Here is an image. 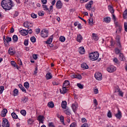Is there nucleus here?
Here are the masks:
<instances>
[{"label": "nucleus", "instance_id": "f257e3e1", "mask_svg": "<svg viewBox=\"0 0 127 127\" xmlns=\"http://www.w3.org/2000/svg\"><path fill=\"white\" fill-rule=\"evenodd\" d=\"M1 5L3 9L10 10L12 8L13 3L11 0H2L1 2Z\"/></svg>", "mask_w": 127, "mask_h": 127}, {"label": "nucleus", "instance_id": "f03ea898", "mask_svg": "<svg viewBox=\"0 0 127 127\" xmlns=\"http://www.w3.org/2000/svg\"><path fill=\"white\" fill-rule=\"evenodd\" d=\"M89 57L91 61H96L99 58V53L98 52L91 53L89 55Z\"/></svg>", "mask_w": 127, "mask_h": 127}, {"label": "nucleus", "instance_id": "7ed1b4c3", "mask_svg": "<svg viewBox=\"0 0 127 127\" xmlns=\"http://www.w3.org/2000/svg\"><path fill=\"white\" fill-rule=\"evenodd\" d=\"M9 122L6 118H3L2 122V127H9Z\"/></svg>", "mask_w": 127, "mask_h": 127}, {"label": "nucleus", "instance_id": "20e7f679", "mask_svg": "<svg viewBox=\"0 0 127 127\" xmlns=\"http://www.w3.org/2000/svg\"><path fill=\"white\" fill-rule=\"evenodd\" d=\"M107 70L108 72H109V73H113L115 72L116 70H117V67H116L114 65H111L109 67L107 68Z\"/></svg>", "mask_w": 127, "mask_h": 127}, {"label": "nucleus", "instance_id": "39448f33", "mask_svg": "<svg viewBox=\"0 0 127 127\" xmlns=\"http://www.w3.org/2000/svg\"><path fill=\"white\" fill-rule=\"evenodd\" d=\"M41 35L43 38L48 37V31L45 29L43 30L41 32Z\"/></svg>", "mask_w": 127, "mask_h": 127}, {"label": "nucleus", "instance_id": "423d86ee", "mask_svg": "<svg viewBox=\"0 0 127 127\" xmlns=\"http://www.w3.org/2000/svg\"><path fill=\"white\" fill-rule=\"evenodd\" d=\"M95 78L96 80L98 81H101L102 79H103V76L102 75V73L100 72H96L95 74Z\"/></svg>", "mask_w": 127, "mask_h": 127}, {"label": "nucleus", "instance_id": "0eeeda50", "mask_svg": "<svg viewBox=\"0 0 127 127\" xmlns=\"http://www.w3.org/2000/svg\"><path fill=\"white\" fill-rule=\"evenodd\" d=\"M92 5H93V0H90L85 5V7L88 10H91L92 8Z\"/></svg>", "mask_w": 127, "mask_h": 127}, {"label": "nucleus", "instance_id": "6e6552de", "mask_svg": "<svg viewBox=\"0 0 127 127\" xmlns=\"http://www.w3.org/2000/svg\"><path fill=\"white\" fill-rule=\"evenodd\" d=\"M63 6V5L62 4V2H61V0H58L56 3L57 8H58V9H60V8H62Z\"/></svg>", "mask_w": 127, "mask_h": 127}, {"label": "nucleus", "instance_id": "1a4fd4ad", "mask_svg": "<svg viewBox=\"0 0 127 127\" xmlns=\"http://www.w3.org/2000/svg\"><path fill=\"white\" fill-rule=\"evenodd\" d=\"M38 121H39V123H41V124H44V116L39 115L37 118Z\"/></svg>", "mask_w": 127, "mask_h": 127}, {"label": "nucleus", "instance_id": "9d476101", "mask_svg": "<svg viewBox=\"0 0 127 127\" xmlns=\"http://www.w3.org/2000/svg\"><path fill=\"white\" fill-rule=\"evenodd\" d=\"M71 108L74 113H75L76 111H77V109H78V104L77 103L72 104Z\"/></svg>", "mask_w": 127, "mask_h": 127}, {"label": "nucleus", "instance_id": "9b49d317", "mask_svg": "<svg viewBox=\"0 0 127 127\" xmlns=\"http://www.w3.org/2000/svg\"><path fill=\"white\" fill-rule=\"evenodd\" d=\"M20 33H21V35H23V36H26V35L28 34V32H27V30L25 29L21 30L20 31Z\"/></svg>", "mask_w": 127, "mask_h": 127}, {"label": "nucleus", "instance_id": "f8f14e48", "mask_svg": "<svg viewBox=\"0 0 127 127\" xmlns=\"http://www.w3.org/2000/svg\"><path fill=\"white\" fill-rule=\"evenodd\" d=\"M52 77H53V75H52V74L49 72H48L46 75L47 80H50V79H52Z\"/></svg>", "mask_w": 127, "mask_h": 127}, {"label": "nucleus", "instance_id": "ddd939ff", "mask_svg": "<svg viewBox=\"0 0 127 127\" xmlns=\"http://www.w3.org/2000/svg\"><path fill=\"white\" fill-rule=\"evenodd\" d=\"M82 40H83V37L82 35H81V34L77 35L76 41H78V42H79V43H81Z\"/></svg>", "mask_w": 127, "mask_h": 127}, {"label": "nucleus", "instance_id": "4468645a", "mask_svg": "<svg viewBox=\"0 0 127 127\" xmlns=\"http://www.w3.org/2000/svg\"><path fill=\"white\" fill-rule=\"evenodd\" d=\"M8 52L10 55H14V54L15 53V51L12 49V48H9L8 50Z\"/></svg>", "mask_w": 127, "mask_h": 127}, {"label": "nucleus", "instance_id": "2eb2a0df", "mask_svg": "<svg viewBox=\"0 0 127 127\" xmlns=\"http://www.w3.org/2000/svg\"><path fill=\"white\" fill-rule=\"evenodd\" d=\"M103 22H106V23H110V22H111V17H106L104 18Z\"/></svg>", "mask_w": 127, "mask_h": 127}, {"label": "nucleus", "instance_id": "dca6fc26", "mask_svg": "<svg viewBox=\"0 0 127 127\" xmlns=\"http://www.w3.org/2000/svg\"><path fill=\"white\" fill-rule=\"evenodd\" d=\"M67 87H66V86H63V90H61V89L60 90V93H61V94H66V93H67Z\"/></svg>", "mask_w": 127, "mask_h": 127}, {"label": "nucleus", "instance_id": "f3484780", "mask_svg": "<svg viewBox=\"0 0 127 127\" xmlns=\"http://www.w3.org/2000/svg\"><path fill=\"white\" fill-rule=\"evenodd\" d=\"M117 30H116V33L120 34L121 32H122V30H123V26H120L119 27H116Z\"/></svg>", "mask_w": 127, "mask_h": 127}, {"label": "nucleus", "instance_id": "a211bd4d", "mask_svg": "<svg viewBox=\"0 0 127 127\" xmlns=\"http://www.w3.org/2000/svg\"><path fill=\"white\" fill-rule=\"evenodd\" d=\"M117 119H121L122 118V112L121 111L118 110V113L115 115Z\"/></svg>", "mask_w": 127, "mask_h": 127}, {"label": "nucleus", "instance_id": "6ab92c4d", "mask_svg": "<svg viewBox=\"0 0 127 127\" xmlns=\"http://www.w3.org/2000/svg\"><path fill=\"white\" fill-rule=\"evenodd\" d=\"M119 60H121V61H125L126 60V58L122 53H120Z\"/></svg>", "mask_w": 127, "mask_h": 127}, {"label": "nucleus", "instance_id": "aec40b11", "mask_svg": "<svg viewBox=\"0 0 127 127\" xmlns=\"http://www.w3.org/2000/svg\"><path fill=\"white\" fill-rule=\"evenodd\" d=\"M79 53L80 54H84L85 53V49L84 47H80L79 49Z\"/></svg>", "mask_w": 127, "mask_h": 127}, {"label": "nucleus", "instance_id": "412c9836", "mask_svg": "<svg viewBox=\"0 0 127 127\" xmlns=\"http://www.w3.org/2000/svg\"><path fill=\"white\" fill-rule=\"evenodd\" d=\"M18 86H19V88H20V90H21L22 92H24V93H26V90L25 89L23 86H22V84H19Z\"/></svg>", "mask_w": 127, "mask_h": 127}, {"label": "nucleus", "instance_id": "4be33fe9", "mask_svg": "<svg viewBox=\"0 0 127 127\" xmlns=\"http://www.w3.org/2000/svg\"><path fill=\"white\" fill-rule=\"evenodd\" d=\"M92 37L95 41H97V40H99V37L97 35V34L95 33L92 34Z\"/></svg>", "mask_w": 127, "mask_h": 127}, {"label": "nucleus", "instance_id": "5701e85b", "mask_svg": "<svg viewBox=\"0 0 127 127\" xmlns=\"http://www.w3.org/2000/svg\"><path fill=\"white\" fill-rule=\"evenodd\" d=\"M66 107H67V102L66 101H63L62 103V108L63 109H66Z\"/></svg>", "mask_w": 127, "mask_h": 127}, {"label": "nucleus", "instance_id": "b1692460", "mask_svg": "<svg viewBox=\"0 0 127 127\" xmlns=\"http://www.w3.org/2000/svg\"><path fill=\"white\" fill-rule=\"evenodd\" d=\"M81 67L84 69H89V66H88V65L86 64V63H82L81 64Z\"/></svg>", "mask_w": 127, "mask_h": 127}, {"label": "nucleus", "instance_id": "393cba45", "mask_svg": "<svg viewBox=\"0 0 127 127\" xmlns=\"http://www.w3.org/2000/svg\"><path fill=\"white\" fill-rule=\"evenodd\" d=\"M48 106L49 108H54V103L53 102L51 101L48 103Z\"/></svg>", "mask_w": 127, "mask_h": 127}, {"label": "nucleus", "instance_id": "a878e982", "mask_svg": "<svg viewBox=\"0 0 127 127\" xmlns=\"http://www.w3.org/2000/svg\"><path fill=\"white\" fill-rule=\"evenodd\" d=\"M11 115L12 116V118H13V119H14L15 120H16V119L18 118V116H17L16 115V114H15V113L13 112L11 114Z\"/></svg>", "mask_w": 127, "mask_h": 127}, {"label": "nucleus", "instance_id": "bb28decb", "mask_svg": "<svg viewBox=\"0 0 127 127\" xmlns=\"http://www.w3.org/2000/svg\"><path fill=\"white\" fill-rule=\"evenodd\" d=\"M109 9L111 13H112V14H114V13L115 12V10H114L113 6H109Z\"/></svg>", "mask_w": 127, "mask_h": 127}, {"label": "nucleus", "instance_id": "cd10ccee", "mask_svg": "<svg viewBox=\"0 0 127 127\" xmlns=\"http://www.w3.org/2000/svg\"><path fill=\"white\" fill-rule=\"evenodd\" d=\"M12 39L14 42H17V40H18V37L17 35H13L12 37Z\"/></svg>", "mask_w": 127, "mask_h": 127}, {"label": "nucleus", "instance_id": "c85d7f7f", "mask_svg": "<svg viewBox=\"0 0 127 127\" xmlns=\"http://www.w3.org/2000/svg\"><path fill=\"white\" fill-rule=\"evenodd\" d=\"M94 21V19L93 18H90L89 21H88V23L91 25V26H93V22Z\"/></svg>", "mask_w": 127, "mask_h": 127}, {"label": "nucleus", "instance_id": "c756f323", "mask_svg": "<svg viewBox=\"0 0 127 127\" xmlns=\"http://www.w3.org/2000/svg\"><path fill=\"white\" fill-rule=\"evenodd\" d=\"M18 95V90L16 88L14 89L13 90V95L17 96Z\"/></svg>", "mask_w": 127, "mask_h": 127}, {"label": "nucleus", "instance_id": "7c9ffc66", "mask_svg": "<svg viewBox=\"0 0 127 127\" xmlns=\"http://www.w3.org/2000/svg\"><path fill=\"white\" fill-rule=\"evenodd\" d=\"M122 50V49H119L118 48H116L115 49V53L116 54H119V53H121V51Z\"/></svg>", "mask_w": 127, "mask_h": 127}, {"label": "nucleus", "instance_id": "2f4dec72", "mask_svg": "<svg viewBox=\"0 0 127 127\" xmlns=\"http://www.w3.org/2000/svg\"><path fill=\"white\" fill-rule=\"evenodd\" d=\"M43 8H44V10H48L49 11H50L49 10V8L47 7V5L43 4L42 5Z\"/></svg>", "mask_w": 127, "mask_h": 127}, {"label": "nucleus", "instance_id": "473e14b6", "mask_svg": "<svg viewBox=\"0 0 127 127\" xmlns=\"http://www.w3.org/2000/svg\"><path fill=\"white\" fill-rule=\"evenodd\" d=\"M24 86L26 89H28L29 88V83L28 82H26L24 83Z\"/></svg>", "mask_w": 127, "mask_h": 127}, {"label": "nucleus", "instance_id": "72a5a7b5", "mask_svg": "<svg viewBox=\"0 0 127 127\" xmlns=\"http://www.w3.org/2000/svg\"><path fill=\"white\" fill-rule=\"evenodd\" d=\"M127 9L125 10L123 13V17L124 19H126V18H127Z\"/></svg>", "mask_w": 127, "mask_h": 127}, {"label": "nucleus", "instance_id": "f704fd0d", "mask_svg": "<svg viewBox=\"0 0 127 127\" xmlns=\"http://www.w3.org/2000/svg\"><path fill=\"white\" fill-rule=\"evenodd\" d=\"M64 86H69V85H70V81L67 80H65L64 82Z\"/></svg>", "mask_w": 127, "mask_h": 127}, {"label": "nucleus", "instance_id": "c9c22d12", "mask_svg": "<svg viewBox=\"0 0 127 127\" xmlns=\"http://www.w3.org/2000/svg\"><path fill=\"white\" fill-rule=\"evenodd\" d=\"M23 26L24 27L28 28L29 27V23L28 22H26L23 23Z\"/></svg>", "mask_w": 127, "mask_h": 127}, {"label": "nucleus", "instance_id": "e433bc0d", "mask_svg": "<svg viewBox=\"0 0 127 127\" xmlns=\"http://www.w3.org/2000/svg\"><path fill=\"white\" fill-rule=\"evenodd\" d=\"M28 100V98L26 97H24L22 99V102L24 103V104H25L26 102H27V100Z\"/></svg>", "mask_w": 127, "mask_h": 127}, {"label": "nucleus", "instance_id": "4c0bfd02", "mask_svg": "<svg viewBox=\"0 0 127 127\" xmlns=\"http://www.w3.org/2000/svg\"><path fill=\"white\" fill-rule=\"evenodd\" d=\"M30 40L31 42H33V43L36 42V38H35V37L34 36L31 37Z\"/></svg>", "mask_w": 127, "mask_h": 127}, {"label": "nucleus", "instance_id": "58836bf2", "mask_svg": "<svg viewBox=\"0 0 127 127\" xmlns=\"http://www.w3.org/2000/svg\"><path fill=\"white\" fill-rule=\"evenodd\" d=\"M52 38H49L46 42L47 44H51V42H52Z\"/></svg>", "mask_w": 127, "mask_h": 127}, {"label": "nucleus", "instance_id": "ea45409f", "mask_svg": "<svg viewBox=\"0 0 127 127\" xmlns=\"http://www.w3.org/2000/svg\"><path fill=\"white\" fill-rule=\"evenodd\" d=\"M44 11H39L38 13V14L39 15V16H43V15H44Z\"/></svg>", "mask_w": 127, "mask_h": 127}, {"label": "nucleus", "instance_id": "a19ab883", "mask_svg": "<svg viewBox=\"0 0 127 127\" xmlns=\"http://www.w3.org/2000/svg\"><path fill=\"white\" fill-rule=\"evenodd\" d=\"M60 41H61V42H64L65 41V38L64 36H61L59 38Z\"/></svg>", "mask_w": 127, "mask_h": 127}, {"label": "nucleus", "instance_id": "79ce46f5", "mask_svg": "<svg viewBox=\"0 0 127 127\" xmlns=\"http://www.w3.org/2000/svg\"><path fill=\"white\" fill-rule=\"evenodd\" d=\"M11 41V38L9 37H6V42L7 43L10 42Z\"/></svg>", "mask_w": 127, "mask_h": 127}, {"label": "nucleus", "instance_id": "37998d69", "mask_svg": "<svg viewBox=\"0 0 127 127\" xmlns=\"http://www.w3.org/2000/svg\"><path fill=\"white\" fill-rule=\"evenodd\" d=\"M31 16L32 18H37V15L34 13H32Z\"/></svg>", "mask_w": 127, "mask_h": 127}, {"label": "nucleus", "instance_id": "c03bdc74", "mask_svg": "<svg viewBox=\"0 0 127 127\" xmlns=\"http://www.w3.org/2000/svg\"><path fill=\"white\" fill-rule=\"evenodd\" d=\"M4 90V87L3 86H1L0 87V94H2L3 90Z\"/></svg>", "mask_w": 127, "mask_h": 127}, {"label": "nucleus", "instance_id": "a18cd8bd", "mask_svg": "<svg viewBox=\"0 0 127 127\" xmlns=\"http://www.w3.org/2000/svg\"><path fill=\"white\" fill-rule=\"evenodd\" d=\"M76 79H78V80H81L82 79V75L80 74H76Z\"/></svg>", "mask_w": 127, "mask_h": 127}, {"label": "nucleus", "instance_id": "49530a36", "mask_svg": "<svg viewBox=\"0 0 127 127\" xmlns=\"http://www.w3.org/2000/svg\"><path fill=\"white\" fill-rule=\"evenodd\" d=\"M117 46L118 48L122 49V45H121V42L117 41Z\"/></svg>", "mask_w": 127, "mask_h": 127}, {"label": "nucleus", "instance_id": "de8ad7c7", "mask_svg": "<svg viewBox=\"0 0 127 127\" xmlns=\"http://www.w3.org/2000/svg\"><path fill=\"white\" fill-rule=\"evenodd\" d=\"M11 65H12V66H14V67H16V63H15V62L12 61L11 62Z\"/></svg>", "mask_w": 127, "mask_h": 127}, {"label": "nucleus", "instance_id": "09e8293b", "mask_svg": "<svg viewBox=\"0 0 127 127\" xmlns=\"http://www.w3.org/2000/svg\"><path fill=\"white\" fill-rule=\"evenodd\" d=\"M114 22L116 28L119 27V26H122V25L119 24V22H118L117 21H114Z\"/></svg>", "mask_w": 127, "mask_h": 127}, {"label": "nucleus", "instance_id": "8fccbe9b", "mask_svg": "<svg viewBox=\"0 0 127 127\" xmlns=\"http://www.w3.org/2000/svg\"><path fill=\"white\" fill-rule=\"evenodd\" d=\"M20 113L21 114V115H22L23 116H26V111L25 110H21L20 111Z\"/></svg>", "mask_w": 127, "mask_h": 127}, {"label": "nucleus", "instance_id": "3c124183", "mask_svg": "<svg viewBox=\"0 0 127 127\" xmlns=\"http://www.w3.org/2000/svg\"><path fill=\"white\" fill-rule=\"evenodd\" d=\"M24 45H25V46H27V45H28V40L25 39L24 40Z\"/></svg>", "mask_w": 127, "mask_h": 127}, {"label": "nucleus", "instance_id": "603ef678", "mask_svg": "<svg viewBox=\"0 0 127 127\" xmlns=\"http://www.w3.org/2000/svg\"><path fill=\"white\" fill-rule=\"evenodd\" d=\"M77 86L79 88V89H83V85L81 83H77Z\"/></svg>", "mask_w": 127, "mask_h": 127}, {"label": "nucleus", "instance_id": "864d4df0", "mask_svg": "<svg viewBox=\"0 0 127 127\" xmlns=\"http://www.w3.org/2000/svg\"><path fill=\"white\" fill-rule=\"evenodd\" d=\"M107 117L108 118H112V112H111V111H109L107 114Z\"/></svg>", "mask_w": 127, "mask_h": 127}, {"label": "nucleus", "instance_id": "5fc2aeb1", "mask_svg": "<svg viewBox=\"0 0 127 127\" xmlns=\"http://www.w3.org/2000/svg\"><path fill=\"white\" fill-rule=\"evenodd\" d=\"M118 92L119 96H121V97H124V93H123V91H119Z\"/></svg>", "mask_w": 127, "mask_h": 127}, {"label": "nucleus", "instance_id": "6e6d98bb", "mask_svg": "<svg viewBox=\"0 0 127 127\" xmlns=\"http://www.w3.org/2000/svg\"><path fill=\"white\" fill-rule=\"evenodd\" d=\"M124 28H125V30L127 32V23L125 22L124 23Z\"/></svg>", "mask_w": 127, "mask_h": 127}, {"label": "nucleus", "instance_id": "4d7b16f0", "mask_svg": "<svg viewBox=\"0 0 127 127\" xmlns=\"http://www.w3.org/2000/svg\"><path fill=\"white\" fill-rule=\"evenodd\" d=\"M120 91V87L119 86H117L115 89V93L119 92Z\"/></svg>", "mask_w": 127, "mask_h": 127}, {"label": "nucleus", "instance_id": "13d9d810", "mask_svg": "<svg viewBox=\"0 0 127 127\" xmlns=\"http://www.w3.org/2000/svg\"><path fill=\"white\" fill-rule=\"evenodd\" d=\"M81 122H82V123H83V124L85 123H87V120L85 119V118H82V119H81Z\"/></svg>", "mask_w": 127, "mask_h": 127}, {"label": "nucleus", "instance_id": "bf43d9fd", "mask_svg": "<svg viewBox=\"0 0 127 127\" xmlns=\"http://www.w3.org/2000/svg\"><path fill=\"white\" fill-rule=\"evenodd\" d=\"M17 16H18V12L15 11L13 17L14 18V17H16Z\"/></svg>", "mask_w": 127, "mask_h": 127}, {"label": "nucleus", "instance_id": "052dcab7", "mask_svg": "<svg viewBox=\"0 0 127 127\" xmlns=\"http://www.w3.org/2000/svg\"><path fill=\"white\" fill-rule=\"evenodd\" d=\"M14 32V29L13 28V27H12L10 29L9 33H13Z\"/></svg>", "mask_w": 127, "mask_h": 127}, {"label": "nucleus", "instance_id": "680f3d73", "mask_svg": "<svg viewBox=\"0 0 127 127\" xmlns=\"http://www.w3.org/2000/svg\"><path fill=\"white\" fill-rule=\"evenodd\" d=\"M27 31L29 33V34H31V33H32V30H31V29L28 28Z\"/></svg>", "mask_w": 127, "mask_h": 127}, {"label": "nucleus", "instance_id": "e2e57ef3", "mask_svg": "<svg viewBox=\"0 0 127 127\" xmlns=\"http://www.w3.org/2000/svg\"><path fill=\"white\" fill-rule=\"evenodd\" d=\"M114 62H115V63H119V60H118V59L117 58H115L113 60Z\"/></svg>", "mask_w": 127, "mask_h": 127}, {"label": "nucleus", "instance_id": "0e129e2a", "mask_svg": "<svg viewBox=\"0 0 127 127\" xmlns=\"http://www.w3.org/2000/svg\"><path fill=\"white\" fill-rule=\"evenodd\" d=\"M60 121L62 123H64V117L61 116L60 117Z\"/></svg>", "mask_w": 127, "mask_h": 127}, {"label": "nucleus", "instance_id": "69168bd1", "mask_svg": "<svg viewBox=\"0 0 127 127\" xmlns=\"http://www.w3.org/2000/svg\"><path fill=\"white\" fill-rule=\"evenodd\" d=\"M1 117H5V116H6V114L4 113H3L2 111L1 112V115H0Z\"/></svg>", "mask_w": 127, "mask_h": 127}, {"label": "nucleus", "instance_id": "338daca9", "mask_svg": "<svg viewBox=\"0 0 127 127\" xmlns=\"http://www.w3.org/2000/svg\"><path fill=\"white\" fill-rule=\"evenodd\" d=\"M81 127H89V125L85 123L81 126Z\"/></svg>", "mask_w": 127, "mask_h": 127}, {"label": "nucleus", "instance_id": "774afa93", "mask_svg": "<svg viewBox=\"0 0 127 127\" xmlns=\"http://www.w3.org/2000/svg\"><path fill=\"white\" fill-rule=\"evenodd\" d=\"M33 58L34 60H36L37 59V55H33Z\"/></svg>", "mask_w": 127, "mask_h": 127}]
</instances>
